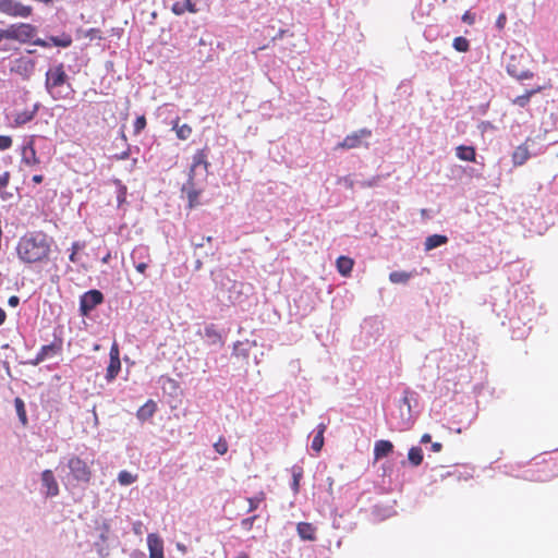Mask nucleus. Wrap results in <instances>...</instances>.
Returning a JSON list of instances; mask_svg holds the SVG:
<instances>
[{"instance_id": "nucleus-39", "label": "nucleus", "mask_w": 558, "mask_h": 558, "mask_svg": "<svg viewBox=\"0 0 558 558\" xmlns=\"http://www.w3.org/2000/svg\"><path fill=\"white\" fill-rule=\"evenodd\" d=\"M265 499V494L264 493H259L257 494L256 496L254 497H251L247 499L248 501V511H254L255 509H257V507L259 506L260 502H263Z\"/></svg>"}, {"instance_id": "nucleus-18", "label": "nucleus", "mask_w": 558, "mask_h": 558, "mask_svg": "<svg viewBox=\"0 0 558 558\" xmlns=\"http://www.w3.org/2000/svg\"><path fill=\"white\" fill-rule=\"evenodd\" d=\"M299 536L304 541H314L316 529L307 522H300L296 526Z\"/></svg>"}, {"instance_id": "nucleus-13", "label": "nucleus", "mask_w": 558, "mask_h": 558, "mask_svg": "<svg viewBox=\"0 0 558 558\" xmlns=\"http://www.w3.org/2000/svg\"><path fill=\"white\" fill-rule=\"evenodd\" d=\"M527 141L519 145L512 153V162L515 167L524 165L530 158Z\"/></svg>"}, {"instance_id": "nucleus-6", "label": "nucleus", "mask_w": 558, "mask_h": 558, "mask_svg": "<svg viewBox=\"0 0 558 558\" xmlns=\"http://www.w3.org/2000/svg\"><path fill=\"white\" fill-rule=\"evenodd\" d=\"M208 161L207 154L204 149L197 150L192 160V165L189 172L190 182L195 181L197 175H201L203 179L206 178L208 171Z\"/></svg>"}, {"instance_id": "nucleus-45", "label": "nucleus", "mask_w": 558, "mask_h": 558, "mask_svg": "<svg viewBox=\"0 0 558 558\" xmlns=\"http://www.w3.org/2000/svg\"><path fill=\"white\" fill-rule=\"evenodd\" d=\"M207 241V242H210L211 241V236H207V238H202L201 240H196L195 236H193L191 239V242H192V245L195 247V248H201L204 246V242Z\"/></svg>"}, {"instance_id": "nucleus-22", "label": "nucleus", "mask_w": 558, "mask_h": 558, "mask_svg": "<svg viewBox=\"0 0 558 558\" xmlns=\"http://www.w3.org/2000/svg\"><path fill=\"white\" fill-rule=\"evenodd\" d=\"M507 72L509 75L518 81L530 80L533 77V73L529 70H519L515 64L509 63L507 65Z\"/></svg>"}, {"instance_id": "nucleus-2", "label": "nucleus", "mask_w": 558, "mask_h": 558, "mask_svg": "<svg viewBox=\"0 0 558 558\" xmlns=\"http://www.w3.org/2000/svg\"><path fill=\"white\" fill-rule=\"evenodd\" d=\"M45 87L53 99H64L71 95L73 90L68 83V75L63 64L49 68L46 72Z\"/></svg>"}, {"instance_id": "nucleus-50", "label": "nucleus", "mask_w": 558, "mask_h": 558, "mask_svg": "<svg viewBox=\"0 0 558 558\" xmlns=\"http://www.w3.org/2000/svg\"><path fill=\"white\" fill-rule=\"evenodd\" d=\"M34 45L43 47V48L51 47V43H50L49 38L48 39L38 38V39L34 40Z\"/></svg>"}, {"instance_id": "nucleus-7", "label": "nucleus", "mask_w": 558, "mask_h": 558, "mask_svg": "<svg viewBox=\"0 0 558 558\" xmlns=\"http://www.w3.org/2000/svg\"><path fill=\"white\" fill-rule=\"evenodd\" d=\"M41 494L46 498H52L59 495V484L51 470L43 471L40 475Z\"/></svg>"}, {"instance_id": "nucleus-37", "label": "nucleus", "mask_w": 558, "mask_h": 558, "mask_svg": "<svg viewBox=\"0 0 558 558\" xmlns=\"http://www.w3.org/2000/svg\"><path fill=\"white\" fill-rule=\"evenodd\" d=\"M452 46L459 52H465L469 50V41L464 37H456Z\"/></svg>"}, {"instance_id": "nucleus-10", "label": "nucleus", "mask_w": 558, "mask_h": 558, "mask_svg": "<svg viewBox=\"0 0 558 558\" xmlns=\"http://www.w3.org/2000/svg\"><path fill=\"white\" fill-rule=\"evenodd\" d=\"M400 410V422L398 427L400 429H408L411 426L412 415H411V403L409 397L405 395L399 405Z\"/></svg>"}, {"instance_id": "nucleus-21", "label": "nucleus", "mask_w": 558, "mask_h": 558, "mask_svg": "<svg viewBox=\"0 0 558 558\" xmlns=\"http://www.w3.org/2000/svg\"><path fill=\"white\" fill-rule=\"evenodd\" d=\"M182 191L185 192L187 195L189 206L195 207L198 204V196H199L201 192L195 189L194 181H192V183H191L189 180L186 185L183 186Z\"/></svg>"}, {"instance_id": "nucleus-15", "label": "nucleus", "mask_w": 558, "mask_h": 558, "mask_svg": "<svg viewBox=\"0 0 558 558\" xmlns=\"http://www.w3.org/2000/svg\"><path fill=\"white\" fill-rule=\"evenodd\" d=\"M393 450V445L389 440H377L374 446V456L376 460H379L388 456Z\"/></svg>"}, {"instance_id": "nucleus-3", "label": "nucleus", "mask_w": 558, "mask_h": 558, "mask_svg": "<svg viewBox=\"0 0 558 558\" xmlns=\"http://www.w3.org/2000/svg\"><path fill=\"white\" fill-rule=\"evenodd\" d=\"M69 469V476L76 483L88 484L93 472L90 465L80 457L70 454L63 459Z\"/></svg>"}, {"instance_id": "nucleus-24", "label": "nucleus", "mask_w": 558, "mask_h": 558, "mask_svg": "<svg viewBox=\"0 0 558 558\" xmlns=\"http://www.w3.org/2000/svg\"><path fill=\"white\" fill-rule=\"evenodd\" d=\"M448 242V238L441 234L429 235L425 241V250L430 251Z\"/></svg>"}, {"instance_id": "nucleus-8", "label": "nucleus", "mask_w": 558, "mask_h": 558, "mask_svg": "<svg viewBox=\"0 0 558 558\" xmlns=\"http://www.w3.org/2000/svg\"><path fill=\"white\" fill-rule=\"evenodd\" d=\"M104 300L102 293L98 290H90L82 295L80 301V310L83 315H87Z\"/></svg>"}, {"instance_id": "nucleus-32", "label": "nucleus", "mask_w": 558, "mask_h": 558, "mask_svg": "<svg viewBox=\"0 0 558 558\" xmlns=\"http://www.w3.org/2000/svg\"><path fill=\"white\" fill-rule=\"evenodd\" d=\"M120 368H121L120 361L110 360V363L107 367L106 379L108 381H112L118 376Z\"/></svg>"}, {"instance_id": "nucleus-35", "label": "nucleus", "mask_w": 558, "mask_h": 558, "mask_svg": "<svg viewBox=\"0 0 558 558\" xmlns=\"http://www.w3.org/2000/svg\"><path fill=\"white\" fill-rule=\"evenodd\" d=\"M136 480H137V475H134V474L130 473L129 471H121V472L118 474V482H119L121 485H123V486L131 485V484H133Z\"/></svg>"}, {"instance_id": "nucleus-49", "label": "nucleus", "mask_w": 558, "mask_h": 558, "mask_svg": "<svg viewBox=\"0 0 558 558\" xmlns=\"http://www.w3.org/2000/svg\"><path fill=\"white\" fill-rule=\"evenodd\" d=\"M9 178H10L9 172H4L0 175V191L3 190L4 187H7V185L9 183Z\"/></svg>"}, {"instance_id": "nucleus-20", "label": "nucleus", "mask_w": 558, "mask_h": 558, "mask_svg": "<svg viewBox=\"0 0 558 558\" xmlns=\"http://www.w3.org/2000/svg\"><path fill=\"white\" fill-rule=\"evenodd\" d=\"M326 430V425L320 423L317 426L316 435L312 439L311 449L318 453L324 446V433Z\"/></svg>"}, {"instance_id": "nucleus-47", "label": "nucleus", "mask_w": 558, "mask_h": 558, "mask_svg": "<svg viewBox=\"0 0 558 558\" xmlns=\"http://www.w3.org/2000/svg\"><path fill=\"white\" fill-rule=\"evenodd\" d=\"M338 183L344 185L348 189H352L354 185L353 180L350 177H342L338 180Z\"/></svg>"}, {"instance_id": "nucleus-28", "label": "nucleus", "mask_w": 558, "mask_h": 558, "mask_svg": "<svg viewBox=\"0 0 558 558\" xmlns=\"http://www.w3.org/2000/svg\"><path fill=\"white\" fill-rule=\"evenodd\" d=\"M34 69V63L31 60H17L15 65L12 68L13 71H16L20 74L28 75Z\"/></svg>"}, {"instance_id": "nucleus-12", "label": "nucleus", "mask_w": 558, "mask_h": 558, "mask_svg": "<svg viewBox=\"0 0 558 558\" xmlns=\"http://www.w3.org/2000/svg\"><path fill=\"white\" fill-rule=\"evenodd\" d=\"M223 288L228 291V301L232 304L240 303L242 301L243 288L244 284L238 281H233L228 279L225 282Z\"/></svg>"}, {"instance_id": "nucleus-17", "label": "nucleus", "mask_w": 558, "mask_h": 558, "mask_svg": "<svg viewBox=\"0 0 558 558\" xmlns=\"http://www.w3.org/2000/svg\"><path fill=\"white\" fill-rule=\"evenodd\" d=\"M156 410L157 404L153 400H148L138 409L136 416L140 421L145 422L155 414Z\"/></svg>"}, {"instance_id": "nucleus-23", "label": "nucleus", "mask_w": 558, "mask_h": 558, "mask_svg": "<svg viewBox=\"0 0 558 558\" xmlns=\"http://www.w3.org/2000/svg\"><path fill=\"white\" fill-rule=\"evenodd\" d=\"M133 263L149 262V250L147 246L138 245L131 253Z\"/></svg>"}, {"instance_id": "nucleus-16", "label": "nucleus", "mask_w": 558, "mask_h": 558, "mask_svg": "<svg viewBox=\"0 0 558 558\" xmlns=\"http://www.w3.org/2000/svg\"><path fill=\"white\" fill-rule=\"evenodd\" d=\"M171 11L175 15H183L185 12L196 13L198 9L196 8V2H186L181 0L172 4Z\"/></svg>"}, {"instance_id": "nucleus-40", "label": "nucleus", "mask_w": 558, "mask_h": 558, "mask_svg": "<svg viewBox=\"0 0 558 558\" xmlns=\"http://www.w3.org/2000/svg\"><path fill=\"white\" fill-rule=\"evenodd\" d=\"M14 404H15V409H16V412H17V415L21 420V422L23 424H26V413H25V408H24V402L22 401V399L20 398H16L14 400Z\"/></svg>"}, {"instance_id": "nucleus-9", "label": "nucleus", "mask_w": 558, "mask_h": 558, "mask_svg": "<svg viewBox=\"0 0 558 558\" xmlns=\"http://www.w3.org/2000/svg\"><path fill=\"white\" fill-rule=\"evenodd\" d=\"M371 135V131L367 129H362L357 132H353L352 134H349L341 143L338 144L337 147L339 148H355L361 145V140L363 137H368Z\"/></svg>"}, {"instance_id": "nucleus-62", "label": "nucleus", "mask_w": 558, "mask_h": 558, "mask_svg": "<svg viewBox=\"0 0 558 558\" xmlns=\"http://www.w3.org/2000/svg\"><path fill=\"white\" fill-rule=\"evenodd\" d=\"M4 32H5V29H0V41L2 39H7V36L4 35L5 34Z\"/></svg>"}, {"instance_id": "nucleus-64", "label": "nucleus", "mask_w": 558, "mask_h": 558, "mask_svg": "<svg viewBox=\"0 0 558 558\" xmlns=\"http://www.w3.org/2000/svg\"><path fill=\"white\" fill-rule=\"evenodd\" d=\"M373 320H365L362 328L365 329L368 325H372Z\"/></svg>"}, {"instance_id": "nucleus-53", "label": "nucleus", "mask_w": 558, "mask_h": 558, "mask_svg": "<svg viewBox=\"0 0 558 558\" xmlns=\"http://www.w3.org/2000/svg\"><path fill=\"white\" fill-rule=\"evenodd\" d=\"M20 303V299L16 295H12L8 300V304L11 307H16Z\"/></svg>"}, {"instance_id": "nucleus-52", "label": "nucleus", "mask_w": 558, "mask_h": 558, "mask_svg": "<svg viewBox=\"0 0 558 558\" xmlns=\"http://www.w3.org/2000/svg\"><path fill=\"white\" fill-rule=\"evenodd\" d=\"M110 360L120 361L119 350L117 344H113L110 349Z\"/></svg>"}, {"instance_id": "nucleus-4", "label": "nucleus", "mask_w": 558, "mask_h": 558, "mask_svg": "<svg viewBox=\"0 0 558 558\" xmlns=\"http://www.w3.org/2000/svg\"><path fill=\"white\" fill-rule=\"evenodd\" d=\"M7 39H14L21 43L32 40L36 34V28L31 24H14L8 27L4 32Z\"/></svg>"}, {"instance_id": "nucleus-61", "label": "nucleus", "mask_w": 558, "mask_h": 558, "mask_svg": "<svg viewBox=\"0 0 558 558\" xmlns=\"http://www.w3.org/2000/svg\"><path fill=\"white\" fill-rule=\"evenodd\" d=\"M129 158V151H123L121 153V155L119 156V159L121 160H124V159H128Z\"/></svg>"}, {"instance_id": "nucleus-54", "label": "nucleus", "mask_w": 558, "mask_h": 558, "mask_svg": "<svg viewBox=\"0 0 558 558\" xmlns=\"http://www.w3.org/2000/svg\"><path fill=\"white\" fill-rule=\"evenodd\" d=\"M441 448H442V445L440 442H433L432 447H430L432 451H434V452H439L441 450Z\"/></svg>"}, {"instance_id": "nucleus-60", "label": "nucleus", "mask_w": 558, "mask_h": 558, "mask_svg": "<svg viewBox=\"0 0 558 558\" xmlns=\"http://www.w3.org/2000/svg\"><path fill=\"white\" fill-rule=\"evenodd\" d=\"M110 258H111V255H110V253H108V254H106V255L102 257L101 262H102L104 264H107V263L110 260Z\"/></svg>"}, {"instance_id": "nucleus-11", "label": "nucleus", "mask_w": 558, "mask_h": 558, "mask_svg": "<svg viewBox=\"0 0 558 558\" xmlns=\"http://www.w3.org/2000/svg\"><path fill=\"white\" fill-rule=\"evenodd\" d=\"M147 546L149 550V558H163V541L155 533L147 535Z\"/></svg>"}, {"instance_id": "nucleus-48", "label": "nucleus", "mask_w": 558, "mask_h": 558, "mask_svg": "<svg viewBox=\"0 0 558 558\" xmlns=\"http://www.w3.org/2000/svg\"><path fill=\"white\" fill-rule=\"evenodd\" d=\"M148 263L149 262H140V263H133V265L135 266L136 270L140 272V274H145L147 267H148Z\"/></svg>"}, {"instance_id": "nucleus-44", "label": "nucleus", "mask_w": 558, "mask_h": 558, "mask_svg": "<svg viewBox=\"0 0 558 558\" xmlns=\"http://www.w3.org/2000/svg\"><path fill=\"white\" fill-rule=\"evenodd\" d=\"M214 447L219 454H225L228 451L227 442L221 439L218 442H216Z\"/></svg>"}, {"instance_id": "nucleus-29", "label": "nucleus", "mask_w": 558, "mask_h": 558, "mask_svg": "<svg viewBox=\"0 0 558 558\" xmlns=\"http://www.w3.org/2000/svg\"><path fill=\"white\" fill-rule=\"evenodd\" d=\"M408 460L413 466H417L423 461V451L420 447H412L408 452Z\"/></svg>"}, {"instance_id": "nucleus-41", "label": "nucleus", "mask_w": 558, "mask_h": 558, "mask_svg": "<svg viewBox=\"0 0 558 558\" xmlns=\"http://www.w3.org/2000/svg\"><path fill=\"white\" fill-rule=\"evenodd\" d=\"M84 246L85 245L82 242H78V241L73 242V244L71 246V254L69 256V258L72 263L77 262V252L81 251Z\"/></svg>"}, {"instance_id": "nucleus-26", "label": "nucleus", "mask_w": 558, "mask_h": 558, "mask_svg": "<svg viewBox=\"0 0 558 558\" xmlns=\"http://www.w3.org/2000/svg\"><path fill=\"white\" fill-rule=\"evenodd\" d=\"M457 157L464 161H474L475 160V150L471 146H458L457 149Z\"/></svg>"}, {"instance_id": "nucleus-58", "label": "nucleus", "mask_w": 558, "mask_h": 558, "mask_svg": "<svg viewBox=\"0 0 558 558\" xmlns=\"http://www.w3.org/2000/svg\"><path fill=\"white\" fill-rule=\"evenodd\" d=\"M33 182H35L37 184L41 183L43 182V175H40V174L34 175L33 177Z\"/></svg>"}, {"instance_id": "nucleus-34", "label": "nucleus", "mask_w": 558, "mask_h": 558, "mask_svg": "<svg viewBox=\"0 0 558 558\" xmlns=\"http://www.w3.org/2000/svg\"><path fill=\"white\" fill-rule=\"evenodd\" d=\"M173 130L175 131L178 138L182 141L187 140L192 134V128L189 124L179 125L175 123L173 125Z\"/></svg>"}, {"instance_id": "nucleus-56", "label": "nucleus", "mask_w": 558, "mask_h": 558, "mask_svg": "<svg viewBox=\"0 0 558 558\" xmlns=\"http://www.w3.org/2000/svg\"><path fill=\"white\" fill-rule=\"evenodd\" d=\"M430 435L429 434H424L422 437H421V444H427V442H430Z\"/></svg>"}, {"instance_id": "nucleus-42", "label": "nucleus", "mask_w": 558, "mask_h": 558, "mask_svg": "<svg viewBox=\"0 0 558 558\" xmlns=\"http://www.w3.org/2000/svg\"><path fill=\"white\" fill-rule=\"evenodd\" d=\"M146 126V119L144 116L138 117L134 122L135 134L141 133Z\"/></svg>"}, {"instance_id": "nucleus-63", "label": "nucleus", "mask_w": 558, "mask_h": 558, "mask_svg": "<svg viewBox=\"0 0 558 558\" xmlns=\"http://www.w3.org/2000/svg\"><path fill=\"white\" fill-rule=\"evenodd\" d=\"M201 267H202V260L198 258V259H196V262H195V268H196V269H199Z\"/></svg>"}, {"instance_id": "nucleus-46", "label": "nucleus", "mask_w": 558, "mask_h": 558, "mask_svg": "<svg viewBox=\"0 0 558 558\" xmlns=\"http://www.w3.org/2000/svg\"><path fill=\"white\" fill-rule=\"evenodd\" d=\"M125 195H126V187L124 185H120L118 196H117L119 206L125 201Z\"/></svg>"}, {"instance_id": "nucleus-38", "label": "nucleus", "mask_w": 558, "mask_h": 558, "mask_svg": "<svg viewBox=\"0 0 558 558\" xmlns=\"http://www.w3.org/2000/svg\"><path fill=\"white\" fill-rule=\"evenodd\" d=\"M205 337L209 339L213 343H216L220 340V336L214 325L205 327Z\"/></svg>"}, {"instance_id": "nucleus-1", "label": "nucleus", "mask_w": 558, "mask_h": 558, "mask_svg": "<svg viewBox=\"0 0 558 558\" xmlns=\"http://www.w3.org/2000/svg\"><path fill=\"white\" fill-rule=\"evenodd\" d=\"M51 250V239L43 232H31L23 235L16 245L19 258L25 264L46 259Z\"/></svg>"}, {"instance_id": "nucleus-30", "label": "nucleus", "mask_w": 558, "mask_h": 558, "mask_svg": "<svg viewBox=\"0 0 558 558\" xmlns=\"http://www.w3.org/2000/svg\"><path fill=\"white\" fill-rule=\"evenodd\" d=\"M49 40L51 43V46L62 47V48H66V47L71 46V44H72L71 36L66 35V34H63L61 36H51V37H49Z\"/></svg>"}, {"instance_id": "nucleus-36", "label": "nucleus", "mask_w": 558, "mask_h": 558, "mask_svg": "<svg viewBox=\"0 0 558 558\" xmlns=\"http://www.w3.org/2000/svg\"><path fill=\"white\" fill-rule=\"evenodd\" d=\"M539 90H541V87H538V88H536V89H532V90H530V92H526L524 95L518 96V97L513 100V104H514V105H517V106H519V107H522V108H523V107H525V106L529 104V101H530L531 97H532L535 93H537V92H539Z\"/></svg>"}, {"instance_id": "nucleus-57", "label": "nucleus", "mask_w": 558, "mask_h": 558, "mask_svg": "<svg viewBox=\"0 0 558 558\" xmlns=\"http://www.w3.org/2000/svg\"><path fill=\"white\" fill-rule=\"evenodd\" d=\"M462 20H463L464 22L470 23V24L473 22V19L471 17V15H470V13H469V12H466V13L462 16Z\"/></svg>"}, {"instance_id": "nucleus-43", "label": "nucleus", "mask_w": 558, "mask_h": 558, "mask_svg": "<svg viewBox=\"0 0 558 558\" xmlns=\"http://www.w3.org/2000/svg\"><path fill=\"white\" fill-rule=\"evenodd\" d=\"M12 146V138L8 135H0V150H7Z\"/></svg>"}, {"instance_id": "nucleus-31", "label": "nucleus", "mask_w": 558, "mask_h": 558, "mask_svg": "<svg viewBox=\"0 0 558 558\" xmlns=\"http://www.w3.org/2000/svg\"><path fill=\"white\" fill-rule=\"evenodd\" d=\"M302 475H303V470L301 466H298V465H294L292 468V484H291V488L293 490L294 494H298L299 493V489H300V481L302 478Z\"/></svg>"}, {"instance_id": "nucleus-5", "label": "nucleus", "mask_w": 558, "mask_h": 558, "mask_svg": "<svg viewBox=\"0 0 558 558\" xmlns=\"http://www.w3.org/2000/svg\"><path fill=\"white\" fill-rule=\"evenodd\" d=\"M0 12L13 17L26 19L32 15L33 9L16 0H0Z\"/></svg>"}, {"instance_id": "nucleus-51", "label": "nucleus", "mask_w": 558, "mask_h": 558, "mask_svg": "<svg viewBox=\"0 0 558 558\" xmlns=\"http://www.w3.org/2000/svg\"><path fill=\"white\" fill-rule=\"evenodd\" d=\"M506 21H507L506 14L505 13L499 14V16L497 17V21H496V26L499 29L504 28Z\"/></svg>"}, {"instance_id": "nucleus-55", "label": "nucleus", "mask_w": 558, "mask_h": 558, "mask_svg": "<svg viewBox=\"0 0 558 558\" xmlns=\"http://www.w3.org/2000/svg\"><path fill=\"white\" fill-rule=\"evenodd\" d=\"M376 182H377V179H373L371 181H363V182H361V185L362 186H373V185L376 184Z\"/></svg>"}, {"instance_id": "nucleus-14", "label": "nucleus", "mask_w": 558, "mask_h": 558, "mask_svg": "<svg viewBox=\"0 0 558 558\" xmlns=\"http://www.w3.org/2000/svg\"><path fill=\"white\" fill-rule=\"evenodd\" d=\"M22 161L27 166H34L39 162L32 140L22 148Z\"/></svg>"}, {"instance_id": "nucleus-25", "label": "nucleus", "mask_w": 558, "mask_h": 558, "mask_svg": "<svg viewBox=\"0 0 558 558\" xmlns=\"http://www.w3.org/2000/svg\"><path fill=\"white\" fill-rule=\"evenodd\" d=\"M37 112V106L34 107L33 110H24L17 112L14 117L15 125H23L29 121H32Z\"/></svg>"}, {"instance_id": "nucleus-59", "label": "nucleus", "mask_w": 558, "mask_h": 558, "mask_svg": "<svg viewBox=\"0 0 558 558\" xmlns=\"http://www.w3.org/2000/svg\"><path fill=\"white\" fill-rule=\"evenodd\" d=\"M5 316V312L2 308H0V326L4 323Z\"/></svg>"}, {"instance_id": "nucleus-27", "label": "nucleus", "mask_w": 558, "mask_h": 558, "mask_svg": "<svg viewBox=\"0 0 558 558\" xmlns=\"http://www.w3.org/2000/svg\"><path fill=\"white\" fill-rule=\"evenodd\" d=\"M353 267V260L345 256H340L337 259V269L342 276H348Z\"/></svg>"}, {"instance_id": "nucleus-19", "label": "nucleus", "mask_w": 558, "mask_h": 558, "mask_svg": "<svg viewBox=\"0 0 558 558\" xmlns=\"http://www.w3.org/2000/svg\"><path fill=\"white\" fill-rule=\"evenodd\" d=\"M57 352V347L54 344H47L43 345L39 352L37 353L36 357L32 362L33 365H38L39 363L44 362L45 360L53 356Z\"/></svg>"}, {"instance_id": "nucleus-33", "label": "nucleus", "mask_w": 558, "mask_h": 558, "mask_svg": "<svg viewBox=\"0 0 558 558\" xmlns=\"http://www.w3.org/2000/svg\"><path fill=\"white\" fill-rule=\"evenodd\" d=\"M412 277V274L407 271H392L389 275V280L392 283H407Z\"/></svg>"}]
</instances>
